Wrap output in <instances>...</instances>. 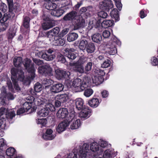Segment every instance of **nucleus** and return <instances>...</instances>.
<instances>
[{
  "instance_id": "obj_3",
  "label": "nucleus",
  "mask_w": 158,
  "mask_h": 158,
  "mask_svg": "<svg viewBox=\"0 0 158 158\" xmlns=\"http://www.w3.org/2000/svg\"><path fill=\"white\" fill-rule=\"evenodd\" d=\"M42 18L44 21L41 25L42 28L43 30L49 29L54 26L56 24V21L51 19L49 15L44 14Z\"/></svg>"
},
{
  "instance_id": "obj_54",
  "label": "nucleus",
  "mask_w": 158,
  "mask_h": 158,
  "mask_svg": "<svg viewBox=\"0 0 158 158\" xmlns=\"http://www.w3.org/2000/svg\"><path fill=\"white\" fill-rule=\"evenodd\" d=\"M55 135H48L47 134H44L42 135V138L46 140H51L53 139Z\"/></svg>"
},
{
  "instance_id": "obj_17",
  "label": "nucleus",
  "mask_w": 158,
  "mask_h": 158,
  "mask_svg": "<svg viewBox=\"0 0 158 158\" xmlns=\"http://www.w3.org/2000/svg\"><path fill=\"white\" fill-rule=\"evenodd\" d=\"M57 99L60 100L61 102L63 104V105H64L65 107H69L68 106V104L69 103L68 102L69 100V97L66 94H62L57 96Z\"/></svg>"
},
{
  "instance_id": "obj_51",
  "label": "nucleus",
  "mask_w": 158,
  "mask_h": 158,
  "mask_svg": "<svg viewBox=\"0 0 158 158\" xmlns=\"http://www.w3.org/2000/svg\"><path fill=\"white\" fill-rule=\"evenodd\" d=\"M84 95L86 97H90L93 93V89L91 88L85 89H84Z\"/></svg>"
},
{
  "instance_id": "obj_58",
  "label": "nucleus",
  "mask_w": 158,
  "mask_h": 158,
  "mask_svg": "<svg viewBox=\"0 0 158 158\" xmlns=\"http://www.w3.org/2000/svg\"><path fill=\"white\" fill-rule=\"evenodd\" d=\"M7 9L6 5L4 3L1 2L0 3V10L4 13L6 12Z\"/></svg>"
},
{
  "instance_id": "obj_35",
  "label": "nucleus",
  "mask_w": 158,
  "mask_h": 158,
  "mask_svg": "<svg viewBox=\"0 0 158 158\" xmlns=\"http://www.w3.org/2000/svg\"><path fill=\"white\" fill-rule=\"evenodd\" d=\"M88 42L85 40L82 39L80 40L79 45V48L80 50L84 51L85 50L86 45L88 44Z\"/></svg>"
},
{
  "instance_id": "obj_27",
  "label": "nucleus",
  "mask_w": 158,
  "mask_h": 158,
  "mask_svg": "<svg viewBox=\"0 0 158 158\" xmlns=\"http://www.w3.org/2000/svg\"><path fill=\"white\" fill-rule=\"evenodd\" d=\"M78 37V34L74 32H70L67 35V39L69 42L73 41L77 39Z\"/></svg>"
},
{
  "instance_id": "obj_46",
  "label": "nucleus",
  "mask_w": 158,
  "mask_h": 158,
  "mask_svg": "<svg viewBox=\"0 0 158 158\" xmlns=\"http://www.w3.org/2000/svg\"><path fill=\"white\" fill-rule=\"evenodd\" d=\"M20 71H23L22 70H19L15 68H12L11 70V76H17V74H18V78L19 79V75Z\"/></svg>"
},
{
  "instance_id": "obj_26",
  "label": "nucleus",
  "mask_w": 158,
  "mask_h": 158,
  "mask_svg": "<svg viewBox=\"0 0 158 158\" xmlns=\"http://www.w3.org/2000/svg\"><path fill=\"white\" fill-rule=\"evenodd\" d=\"M74 117L75 116V114ZM73 121V123L71 124L70 125V128L71 129L74 130L77 129L81 125V123L80 122V120L79 119H77L75 121V117L73 120L71 121L70 123Z\"/></svg>"
},
{
  "instance_id": "obj_47",
  "label": "nucleus",
  "mask_w": 158,
  "mask_h": 158,
  "mask_svg": "<svg viewBox=\"0 0 158 158\" xmlns=\"http://www.w3.org/2000/svg\"><path fill=\"white\" fill-rule=\"evenodd\" d=\"M5 95V93L4 91L1 92L0 100L2 104L3 105L6 104V102L8 100L6 97Z\"/></svg>"
},
{
  "instance_id": "obj_37",
  "label": "nucleus",
  "mask_w": 158,
  "mask_h": 158,
  "mask_svg": "<svg viewBox=\"0 0 158 158\" xmlns=\"http://www.w3.org/2000/svg\"><path fill=\"white\" fill-rule=\"evenodd\" d=\"M49 113V110H47L46 108H44L42 109L37 112L38 116L39 117H45L47 116Z\"/></svg>"
},
{
  "instance_id": "obj_62",
  "label": "nucleus",
  "mask_w": 158,
  "mask_h": 158,
  "mask_svg": "<svg viewBox=\"0 0 158 158\" xmlns=\"http://www.w3.org/2000/svg\"><path fill=\"white\" fill-rule=\"evenodd\" d=\"M110 32L107 30H105L102 33V35L105 38H108L110 36Z\"/></svg>"
},
{
  "instance_id": "obj_60",
  "label": "nucleus",
  "mask_w": 158,
  "mask_h": 158,
  "mask_svg": "<svg viewBox=\"0 0 158 158\" xmlns=\"http://www.w3.org/2000/svg\"><path fill=\"white\" fill-rule=\"evenodd\" d=\"M5 93V95L6 97L8 100H12L14 99V97L13 95L10 93H7L6 91H4Z\"/></svg>"
},
{
  "instance_id": "obj_24",
  "label": "nucleus",
  "mask_w": 158,
  "mask_h": 158,
  "mask_svg": "<svg viewBox=\"0 0 158 158\" xmlns=\"http://www.w3.org/2000/svg\"><path fill=\"white\" fill-rule=\"evenodd\" d=\"M99 99L97 98H93L88 101V104L89 106L93 108L97 107L99 105L100 102Z\"/></svg>"
},
{
  "instance_id": "obj_21",
  "label": "nucleus",
  "mask_w": 158,
  "mask_h": 158,
  "mask_svg": "<svg viewBox=\"0 0 158 158\" xmlns=\"http://www.w3.org/2000/svg\"><path fill=\"white\" fill-rule=\"evenodd\" d=\"M75 103L76 107L78 110H81L84 107H86L84 105V101L81 98H78L75 99Z\"/></svg>"
},
{
  "instance_id": "obj_61",
  "label": "nucleus",
  "mask_w": 158,
  "mask_h": 158,
  "mask_svg": "<svg viewBox=\"0 0 158 158\" xmlns=\"http://www.w3.org/2000/svg\"><path fill=\"white\" fill-rule=\"evenodd\" d=\"M8 109H6L4 107H2L0 108V117L4 115L6 116V113Z\"/></svg>"
},
{
  "instance_id": "obj_38",
  "label": "nucleus",
  "mask_w": 158,
  "mask_h": 158,
  "mask_svg": "<svg viewBox=\"0 0 158 158\" xmlns=\"http://www.w3.org/2000/svg\"><path fill=\"white\" fill-rule=\"evenodd\" d=\"M16 151L13 148L10 147L7 148L6 151V154L8 156H12L16 154Z\"/></svg>"
},
{
  "instance_id": "obj_11",
  "label": "nucleus",
  "mask_w": 158,
  "mask_h": 158,
  "mask_svg": "<svg viewBox=\"0 0 158 158\" xmlns=\"http://www.w3.org/2000/svg\"><path fill=\"white\" fill-rule=\"evenodd\" d=\"M79 114V116L83 120L89 118L92 114V110L88 106L84 107L81 109Z\"/></svg>"
},
{
  "instance_id": "obj_32",
  "label": "nucleus",
  "mask_w": 158,
  "mask_h": 158,
  "mask_svg": "<svg viewBox=\"0 0 158 158\" xmlns=\"http://www.w3.org/2000/svg\"><path fill=\"white\" fill-rule=\"evenodd\" d=\"M15 116V111L13 110L10 109L9 110L8 109L7 110L6 113V117L8 120L9 119L11 120Z\"/></svg>"
},
{
  "instance_id": "obj_1",
  "label": "nucleus",
  "mask_w": 158,
  "mask_h": 158,
  "mask_svg": "<svg viewBox=\"0 0 158 158\" xmlns=\"http://www.w3.org/2000/svg\"><path fill=\"white\" fill-rule=\"evenodd\" d=\"M77 13L76 11L73 10L67 13L63 17V19L64 21H72L74 20V21L73 22L74 30H77L81 27L84 24L82 19L81 20L80 19H77L76 18L77 16Z\"/></svg>"
},
{
  "instance_id": "obj_39",
  "label": "nucleus",
  "mask_w": 158,
  "mask_h": 158,
  "mask_svg": "<svg viewBox=\"0 0 158 158\" xmlns=\"http://www.w3.org/2000/svg\"><path fill=\"white\" fill-rule=\"evenodd\" d=\"M57 5L52 2H48L45 5V8L48 10L53 11L56 8Z\"/></svg>"
},
{
  "instance_id": "obj_56",
  "label": "nucleus",
  "mask_w": 158,
  "mask_h": 158,
  "mask_svg": "<svg viewBox=\"0 0 158 158\" xmlns=\"http://www.w3.org/2000/svg\"><path fill=\"white\" fill-rule=\"evenodd\" d=\"M111 62L110 60L106 59L105 60L102 64V67L103 68H106L109 67L110 65Z\"/></svg>"
},
{
  "instance_id": "obj_44",
  "label": "nucleus",
  "mask_w": 158,
  "mask_h": 158,
  "mask_svg": "<svg viewBox=\"0 0 158 158\" xmlns=\"http://www.w3.org/2000/svg\"><path fill=\"white\" fill-rule=\"evenodd\" d=\"M56 59L58 61L62 63H65L66 62L65 57L60 53L58 54Z\"/></svg>"
},
{
  "instance_id": "obj_25",
  "label": "nucleus",
  "mask_w": 158,
  "mask_h": 158,
  "mask_svg": "<svg viewBox=\"0 0 158 158\" xmlns=\"http://www.w3.org/2000/svg\"><path fill=\"white\" fill-rule=\"evenodd\" d=\"M86 48L85 50L88 53L94 52L95 50V45L94 43L91 42L88 43Z\"/></svg>"
},
{
  "instance_id": "obj_48",
  "label": "nucleus",
  "mask_w": 158,
  "mask_h": 158,
  "mask_svg": "<svg viewBox=\"0 0 158 158\" xmlns=\"http://www.w3.org/2000/svg\"><path fill=\"white\" fill-rule=\"evenodd\" d=\"M45 107L47 110H50L51 112L54 111L56 109L54 106L50 103H47L45 106Z\"/></svg>"
},
{
  "instance_id": "obj_18",
  "label": "nucleus",
  "mask_w": 158,
  "mask_h": 158,
  "mask_svg": "<svg viewBox=\"0 0 158 158\" xmlns=\"http://www.w3.org/2000/svg\"><path fill=\"white\" fill-rule=\"evenodd\" d=\"M26 71L28 73L29 75L31 76V78L34 79L35 77V69L34 63L30 64L28 67L25 68Z\"/></svg>"
},
{
  "instance_id": "obj_12",
  "label": "nucleus",
  "mask_w": 158,
  "mask_h": 158,
  "mask_svg": "<svg viewBox=\"0 0 158 158\" xmlns=\"http://www.w3.org/2000/svg\"><path fill=\"white\" fill-rule=\"evenodd\" d=\"M75 49L73 48H65L64 49L65 56L67 57L70 61L74 60L77 57L76 54L74 53Z\"/></svg>"
},
{
  "instance_id": "obj_8",
  "label": "nucleus",
  "mask_w": 158,
  "mask_h": 158,
  "mask_svg": "<svg viewBox=\"0 0 158 158\" xmlns=\"http://www.w3.org/2000/svg\"><path fill=\"white\" fill-rule=\"evenodd\" d=\"M38 70L39 73L43 76H51L53 75V71L49 64L39 66Z\"/></svg>"
},
{
  "instance_id": "obj_45",
  "label": "nucleus",
  "mask_w": 158,
  "mask_h": 158,
  "mask_svg": "<svg viewBox=\"0 0 158 158\" xmlns=\"http://www.w3.org/2000/svg\"><path fill=\"white\" fill-rule=\"evenodd\" d=\"M31 60L28 58H26L24 59L23 61V64L25 68H27L31 64H32Z\"/></svg>"
},
{
  "instance_id": "obj_4",
  "label": "nucleus",
  "mask_w": 158,
  "mask_h": 158,
  "mask_svg": "<svg viewBox=\"0 0 158 158\" xmlns=\"http://www.w3.org/2000/svg\"><path fill=\"white\" fill-rule=\"evenodd\" d=\"M74 114H70L69 116L65 120L60 123L57 126L56 129L57 132L60 133L64 131L66 129L70 123L72 121L74 118Z\"/></svg>"
},
{
  "instance_id": "obj_20",
  "label": "nucleus",
  "mask_w": 158,
  "mask_h": 158,
  "mask_svg": "<svg viewBox=\"0 0 158 158\" xmlns=\"http://www.w3.org/2000/svg\"><path fill=\"white\" fill-rule=\"evenodd\" d=\"M100 26L98 28H100L101 27L106 28L109 27L113 26L114 24L113 20H105L102 21L100 22Z\"/></svg>"
},
{
  "instance_id": "obj_23",
  "label": "nucleus",
  "mask_w": 158,
  "mask_h": 158,
  "mask_svg": "<svg viewBox=\"0 0 158 158\" xmlns=\"http://www.w3.org/2000/svg\"><path fill=\"white\" fill-rule=\"evenodd\" d=\"M119 12L117 9H114L111 11L110 16L113 19H114L115 22L118 21L119 20Z\"/></svg>"
},
{
  "instance_id": "obj_30",
  "label": "nucleus",
  "mask_w": 158,
  "mask_h": 158,
  "mask_svg": "<svg viewBox=\"0 0 158 158\" xmlns=\"http://www.w3.org/2000/svg\"><path fill=\"white\" fill-rule=\"evenodd\" d=\"M102 39L101 35L98 33H95L92 36V40L96 43H99L102 40Z\"/></svg>"
},
{
  "instance_id": "obj_5",
  "label": "nucleus",
  "mask_w": 158,
  "mask_h": 158,
  "mask_svg": "<svg viewBox=\"0 0 158 158\" xmlns=\"http://www.w3.org/2000/svg\"><path fill=\"white\" fill-rule=\"evenodd\" d=\"M54 52L51 49H48L46 52H39L36 54V55L39 58H42L47 61H51L56 57L55 55L52 54Z\"/></svg>"
},
{
  "instance_id": "obj_31",
  "label": "nucleus",
  "mask_w": 158,
  "mask_h": 158,
  "mask_svg": "<svg viewBox=\"0 0 158 158\" xmlns=\"http://www.w3.org/2000/svg\"><path fill=\"white\" fill-rule=\"evenodd\" d=\"M30 18L28 16H23V25L24 28L27 29L30 27Z\"/></svg>"
},
{
  "instance_id": "obj_28",
  "label": "nucleus",
  "mask_w": 158,
  "mask_h": 158,
  "mask_svg": "<svg viewBox=\"0 0 158 158\" xmlns=\"http://www.w3.org/2000/svg\"><path fill=\"white\" fill-rule=\"evenodd\" d=\"M110 47H107L106 49V52L110 55H114L117 53V50L115 46H110Z\"/></svg>"
},
{
  "instance_id": "obj_41",
  "label": "nucleus",
  "mask_w": 158,
  "mask_h": 158,
  "mask_svg": "<svg viewBox=\"0 0 158 158\" xmlns=\"http://www.w3.org/2000/svg\"><path fill=\"white\" fill-rule=\"evenodd\" d=\"M53 81L51 79H44L42 81V84L45 85V87L46 89L50 86L52 84Z\"/></svg>"
},
{
  "instance_id": "obj_52",
  "label": "nucleus",
  "mask_w": 158,
  "mask_h": 158,
  "mask_svg": "<svg viewBox=\"0 0 158 158\" xmlns=\"http://www.w3.org/2000/svg\"><path fill=\"white\" fill-rule=\"evenodd\" d=\"M1 24L0 26V30L1 31H5L9 26L8 23L5 22H1Z\"/></svg>"
},
{
  "instance_id": "obj_63",
  "label": "nucleus",
  "mask_w": 158,
  "mask_h": 158,
  "mask_svg": "<svg viewBox=\"0 0 158 158\" xmlns=\"http://www.w3.org/2000/svg\"><path fill=\"white\" fill-rule=\"evenodd\" d=\"M86 61L85 58L84 57H81L76 62L81 65H83V64Z\"/></svg>"
},
{
  "instance_id": "obj_29",
  "label": "nucleus",
  "mask_w": 158,
  "mask_h": 158,
  "mask_svg": "<svg viewBox=\"0 0 158 158\" xmlns=\"http://www.w3.org/2000/svg\"><path fill=\"white\" fill-rule=\"evenodd\" d=\"M13 62L14 66L17 68L21 67L22 63H23V59L21 57H15L13 59Z\"/></svg>"
},
{
  "instance_id": "obj_6",
  "label": "nucleus",
  "mask_w": 158,
  "mask_h": 158,
  "mask_svg": "<svg viewBox=\"0 0 158 158\" xmlns=\"http://www.w3.org/2000/svg\"><path fill=\"white\" fill-rule=\"evenodd\" d=\"M89 145L88 144L84 143L81 148L78 152L79 158H89V156L90 155L89 152L90 150L89 149ZM72 158H77V154H74V156Z\"/></svg>"
},
{
  "instance_id": "obj_7",
  "label": "nucleus",
  "mask_w": 158,
  "mask_h": 158,
  "mask_svg": "<svg viewBox=\"0 0 158 158\" xmlns=\"http://www.w3.org/2000/svg\"><path fill=\"white\" fill-rule=\"evenodd\" d=\"M72 85L75 88L76 92H81L87 88L88 87L87 83L82 82L81 79L77 78L74 79L72 83Z\"/></svg>"
},
{
  "instance_id": "obj_49",
  "label": "nucleus",
  "mask_w": 158,
  "mask_h": 158,
  "mask_svg": "<svg viewBox=\"0 0 158 158\" xmlns=\"http://www.w3.org/2000/svg\"><path fill=\"white\" fill-rule=\"evenodd\" d=\"M32 104L31 103L26 102L22 106L27 112L28 111L31 107Z\"/></svg>"
},
{
  "instance_id": "obj_2",
  "label": "nucleus",
  "mask_w": 158,
  "mask_h": 158,
  "mask_svg": "<svg viewBox=\"0 0 158 158\" xmlns=\"http://www.w3.org/2000/svg\"><path fill=\"white\" fill-rule=\"evenodd\" d=\"M106 11L102 10L98 12L97 16L92 18L89 20V25L91 26V29L93 27L97 28L100 25V22H102L103 19L106 18L108 16V14L105 12ZM91 28H90V30Z\"/></svg>"
},
{
  "instance_id": "obj_19",
  "label": "nucleus",
  "mask_w": 158,
  "mask_h": 158,
  "mask_svg": "<svg viewBox=\"0 0 158 158\" xmlns=\"http://www.w3.org/2000/svg\"><path fill=\"white\" fill-rule=\"evenodd\" d=\"M55 76L58 80L62 79L65 78L67 76H68L67 72L66 71L57 69L55 70Z\"/></svg>"
},
{
  "instance_id": "obj_16",
  "label": "nucleus",
  "mask_w": 158,
  "mask_h": 158,
  "mask_svg": "<svg viewBox=\"0 0 158 158\" xmlns=\"http://www.w3.org/2000/svg\"><path fill=\"white\" fill-rule=\"evenodd\" d=\"M72 67L73 70L75 72L83 73H85L83 65L76 63H73L70 64Z\"/></svg>"
},
{
  "instance_id": "obj_53",
  "label": "nucleus",
  "mask_w": 158,
  "mask_h": 158,
  "mask_svg": "<svg viewBox=\"0 0 158 158\" xmlns=\"http://www.w3.org/2000/svg\"><path fill=\"white\" fill-rule=\"evenodd\" d=\"M42 89L41 85L38 82H37L35 84L34 86V90L35 92H39Z\"/></svg>"
},
{
  "instance_id": "obj_50",
  "label": "nucleus",
  "mask_w": 158,
  "mask_h": 158,
  "mask_svg": "<svg viewBox=\"0 0 158 158\" xmlns=\"http://www.w3.org/2000/svg\"><path fill=\"white\" fill-rule=\"evenodd\" d=\"M92 66V63L91 62H89L87 63L85 67V72L86 73H88V72L91 71Z\"/></svg>"
},
{
  "instance_id": "obj_43",
  "label": "nucleus",
  "mask_w": 158,
  "mask_h": 158,
  "mask_svg": "<svg viewBox=\"0 0 158 158\" xmlns=\"http://www.w3.org/2000/svg\"><path fill=\"white\" fill-rule=\"evenodd\" d=\"M65 42V40L62 38H60L55 40L54 44H55V45L56 46H62L64 44Z\"/></svg>"
},
{
  "instance_id": "obj_33",
  "label": "nucleus",
  "mask_w": 158,
  "mask_h": 158,
  "mask_svg": "<svg viewBox=\"0 0 158 158\" xmlns=\"http://www.w3.org/2000/svg\"><path fill=\"white\" fill-rule=\"evenodd\" d=\"M60 31V28L58 27H56L49 31V33L52 36H59L60 37V33L59 34Z\"/></svg>"
},
{
  "instance_id": "obj_34",
  "label": "nucleus",
  "mask_w": 158,
  "mask_h": 158,
  "mask_svg": "<svg viewBox=\"0 0 158 158\" xmlns=\"http://www.w3.org/2000/svg\"><path fill=\"white\" fill-rule=\"evenodd\" d=\"M93 82L96 84H99L101 83L103 81L104 79L102 76H94L92 77Z\"/></svg>"
},
{
  "instance_id": "obj_10",
  "label": "nucleus",
  "mask_w": 158,
  "mask_h": 158,
  "mask_svg": "<svg viewBox=\"0 0 158 158\" xmlns=\"http://www.w3.org/2000/svg\"><path fill=\"white\" fill-rule=\"evenodd\" d=\"M68 107L65 108H61L58 111L56 115L57 117L60 119H63L66 118L68 115L69 116V114H73V113H70L69 114L68 111Z\"/></svg>"
},
{
  "instance_id": "obj_40",
  "label": "nucleus",
  "mask_w": 158,
  "mask_h": 158,
  "mask_svg": "<svg viewBox=\"0 0 158 158\" xmlns=\"http://www.w3.org/2000/svg\"><path fill=\"white\" fill-rule=\"evenodd\" d=\"M99 147L98 145L97 142H93L91 143L90 147V150L93 152H95L98 151Z\"/></svg>"
},
{
  "instance_id": "obj_15",
  "label": "nucleus",
  "mask_w": 158,
  "mask_h": 158,
  "mask_svg": "<svg viewBox=\"0 0 158 158\" xmlns=\"http://www.w3.org/2000/svg\"><path fill=\"white\" fill-rule=\"evenodd\" d=\"M64 88V85L60 83H58L52 85L50 90L51 93H56L61 91Z\"/></svg>"
},
{
  "instance_id": "obj_36",
  "label": "nucleus",
  "mask_w": 158,
  "mask_h": 158,
  "mask_svg": "<svg viewBox=\"0 0 158 158\" xmlns=\"http://www.w3.org/2000/svg\"><path fill=\"white\" fill-rule=\"evenodd\" d=\"M64 12V11L62 9H59L52 11L51 12L52 15L57 17H60Z\"/></svg>"
},
{
  "instance_id": "obj_59",
  "label": "nucleus",
  "mask_w": 158,
  "mask_h": 158,
  "mask_svg": "<svg viewBox=\"0 0 158 158\" xmlns=\"http://www.w3.org/2000/svg\"><path fill=\"white\" fill-rule=\"evenodd\" d=\"M32 60L35 64L38 65H41L44 64L43 60H41L39 59L33 58Z\"/></svg>"
},
{
  "instance_id": "obj_22",
  "label": "nucleus",
  "mask_w": 158,
  "mask_h": 158,
  "mask_svg": "<svg viewBox=\"0 0 158 158\" xmlns=\"http://www.w3.org/2000/svg\"><path fill=\"white\" fill-rule=\"evenodd\" d=\"M15 15L14 13H11L9 11L7 13H4L0 22H7V21L9 19L13 18Z\"/></svg>"
},
{
  "instance_id": "obj_64",
  "label": "nucleus",
  "mask_w": 158,
  "mask_h": 158,
  "mask_svg": "<svg viewBox=\"0 0 158 158\" xmlns=\"http://www.w3.org/2000/svg\"><path fill=\"white\" fill-rule=\"evenodd\" d=\"M25 112H27L23 107L19 109L17 111V115H20L21 114H23Z\"/></svg>"
},
{
  "instance_id": "obj_14",
  "label": "nucleus",
  "mask_w": 158,
  "mask_h": 158,
  "mask_svg": "<svg viewBox=\"0 0 158 158\" xmlns=\"http://www.w3.org/2000/svg\"><path fill=\"white\" fill-rule=\"evenodd\" d=\"M29 75V77L25 78L23 71H20V72L19 80L22 81L24 85H29L31 83V79L33 80L31 78L30 75Z\"/></svg>"
},
{
  "instance_id": "obj_9",
  "label": "nucleus",
  "mask_w": 158,
  "mask_h": 158,
  "mask_svg": "<svg viewBox=\"0 0 158 158\" xmlns=\"http://www.w3.org/2000/svg\"><path fill=\"white\" fill-rule=\"evenodd\" d=\"M7 2L10 12L18 14L21 10L22 6L19 3L15 2L14 3L13 0H9Z\"/></svg>"
},
{
  "instance_id": "obj_55",
  "label": "nucleus",
  "mask_w": 158,
  "mask_h": 158,
  "mask_svg": "<svg viewBox=\"0 0 158 158\" xmlns=\"http://www.w3.org/2000/svg\"><path fill=\"white\" fill-rule=\"evenodd\" d=\"M37 123L38 124L41 125V127L44 126L47 123V120L46 118H39L37 121Z\"/></svg>"
},
{
  "instance_id": "obj_13",
  "label": "nucleus",
  "mask_w": 158,
  "mask_h": 158,
  "mask_svg": "<svg viewBox=\"0 0 158 158\" xmlns=\"http://www.w3.org/2000/svg\"><path fill=\"white\" fill-rule=\"evenodd\" d=\"M113 6V3L111 0H104L101 4V8L102 10L108 12Z\"/></svg>"
},
{
  "instance_id": "obj_57",
  "label": "nucleus",
  "mask_w": 158,
  "mask_h": 158,
  "mask_svg": "<svg viewBox=\"0 0 158 158\" xmlns=\"http://www.w3.org/2000/svg\"><path fill=\"white\" fill-rule=\"evenodd\" d=\"M104 158H112L111 152L109 150H106L103 155Z\"/></svg>"
},
{
  "instance_id": "obj_42",
  "label": "nucleus",
  "mask_w": 158,
  "mask_h": 158,
  "mask_svg": "<svg viewBox=\"0 0 158 158\" xmlns=\"http://www.w3.org/2000/svg\"><path fill=\"white\" fill-rule=\"evenodd\" d=\"M111 41L114 46H116V45H121V42L115 36H113L111 39Z\"/></svg>"
}]
</instances>
